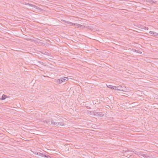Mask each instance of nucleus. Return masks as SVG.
<instances>
[{
    "label": "nucleus",
    "instance_id": "2",
    "mask_svg": "<svg viewBox=\"0 0 158 158\" xmlns=\"http://www.w3.org/2000/svg\"><path fill=\"white\" fill-rule=\"evenodd\" d=\"M131 151L130 149H127L123 153V155L124 156H126V157H127V158H129L131 156V155H130L129 157H128V155H130V153H129V152H131Z\"/></svg>",
    "mask_w": 158,
    "mask_h": 158
},
{
    "label": "nucleus",
    "instance_id": "12",
    "mask_svg": "<svg viewBox=\"0 0 158 158\" xmlns=\"http://www.w3.org/2000/svg\"><path fill=\"white\" fill-rule=\"evenodd\" d=\"M6 97L7 96L6 95H5L4 94H3L2 97L1 99L2 100H4Z\"/></svg>",
    "mask_w": 158,
    "mask_h": 158
},
{
    "label": "nucleus",
    "instance_id": "20",
    "mask_svg": "<svg viewBox=\"0 0 158 158\" xmlns=\"http://www.w3.org/2000/svg\"><path fill=\"white\" fill-rule=\"evenodd\" d=\"M38 62L40 64H42L43 65H44V63L43 62H41V61H39Z\"/></svg>",
    "mask_w": 158,
    "mask_h": 158
},
{
    "label": "nucleus",
    "instance_id": "11",
    "mask_svg": "<svg viewBox=\"0 0 158 158\" xmlns=\"http://www.w3.org/2000/svg\"><path fill=\"white\" fill-rule=\"evenodd\" d=\"M133 50L134 52H137V53H139V54H141L142 53V52L140 51L139 50H136L135 49H133Z\"/></svg>",
    "mask_w": 158,
    "mask_h": 158
},
{
    "label": "nucleus",
    "instance_id": "1",
    "mask_svg": "<svg viewBox=\"0 0 158 158\" xmlns=\"http://www.w3.org/2000/svg\"><path fill=\"white\" fill-rule=\"evenodd\" d=\"M51 123L52 124L56 126H64L65 125L64 123L62 122H55L53 120H51Z\"/></svg>",
    "mask_w": 158,
    "mask_h": 158
},
{
    "label": "nucleus",
    "instance_id": "8",
    "mask_svg": "<svg viewBox=\"0 0 158 158\" xmlns=\"http://www.w3.org/2000/svg\"><path fill=\"white\" fill-rule=\"evenodd\" d=\"M107 87L109 88H110L112 89H114V90H116V88H117L116 86H112V85H109V86H108Z\"/></svg>",
    "mask_w": 158,
    "mask_h": 158
},
{
    "label": "nucleus",
    "instance_id": "17",
    "mask_svg": "<svg viewBox=\"0 0 158 158\" xmlns=\"http://www.w3.org/2000/svg\"><path fill=\"white\" fill-rule=\"evenodd\" d=\"M61 21L64 22V23H68V21H66V20H63V19H61Z\"/></svg>",
    "mask_w": 158,
    "mask_h": 158
},
{
    "label": "nucleus",
    "instance_id": "13",
    "mask_svg": "<svg viewBox=\"0 0 158 158\" xmlns=\"http://www.w3.org/2000/svg\"><path fill=\"white\" fill-rule=\"evenodd\" d=\"M156 1H155L153 0H149L148 1V2L150 3H156Z\"/></svg>",
    "mask_w": 158,
    "mask_h": 158
},
{
    "label": "nucleus",
    "instance_id": "3",
    "mask_svg": "<svg viewBox=\"0 0 158 158\" xmlns=\"http://www.w3.org/2000/svg\"><path fill=\"white\" fill-rule=\"evenodd\" d=\"M138 155L142 156L145 158H150V156L147 155L143 152H138Z\"/></svg>",
    "mask_w": 158,
    "mask_h": 158
},
{
    "label": "nucleus",
    "instance_id": "10",
    "mask_svg": "<svg viewBox=\"0 0 158 158\" xmlns=\"http://www.w3.org/2000/svg\"><path fill=\"white\" fill-rule=\"evenodd\" d=\"M54 81L55 82L57 83V84H61L60 79H55L54 80Z\"/></svg>",
    "mask_w": 158,
    "mask_h": 158
},
{
    "label": "nucleus",
    "instance_id": "19",
    "mask_svg": "<svg viewBox=\"0 0 158 158\" xmlns=\"http://www.w3.org/2000/svg\"><path fill=\"white\" fill-rule=\"evenodd\" d=\"M97 113L96 112H95V111H93V114L94 115H96L97 116V113Z\"/></svg>",
    "mask_w": 158,
    "mask_h": 158
},
{
    "label": "nucleus",
    "instance_id": "5",
    "mask_svg": "<svg viewBox=\"0 0 158 158\" xmlns=\"http://www.w3.org/2000/svg\"><path fill=\"white\" fill-rule=\"evenodd\" d=\"M116 89H116V90L121 91L123 92H126L125 90L123 89L122 87L121 86H118L117 87V88H116Z\"/></svg>",
    "mask_w": 158,
    "mask_h": 158
},
{
    "label": "nucleus",
    "instance_id": "24",
    "mask_svg": "<svg viewBox=\"0 0 158 158\" xmlns=\"http://www.w3.org/2000/svg\"><path fill=\"white\" fill-rule=\"evenodd\" d=\"M36 39H37V40H40L39 39H38V38H37Z\"/></svg>",
    "mask_w": 158,
    "mask_h": 158
},
{
    "label": "nucleus",
    "instance_id": "22",
    "mask_svg": "<svg viewBox=\"0 0 158 158\" xmlns=\"http://www.w3.org/2000/svg\"><path fill=\"white\" fill-rule=\"evenodd\" d=\"M144 29L146 30H147L148 29V27H145L144 28Z\"/></svg>",
    "mask_w": 158,
    "mask_h": 158
},
{
    "label": "nucleus",
    "instance_id": "9",
    "mask_svg": "<svg viewBox=\"0 0 158 158\" xmlns=\"http://www.w3.org/2000/svg\"><path fill=\"white\" fill-rule=\"evenodd\" d=\"M74 26H75L76 27H77L81 28V27H84V26L83 25L79 24L77 23H75V25Z\"/></svg>",
    "mask_w": 158,
    "mask_h": 158
},
{
    "label": "nucleus",
    "instance_id": "18",
    "mask_svg": "<svg viewBox=\"0 0 158 158\" xmlns=\"http://www.w3.org/2000/svg\"><path fill=\"white\" fill-rule=\"evenodd\" d=\"M154 32L153 31H149V33H150L151 34L154 35Z\"/></svg>",
    "mask_w": 158,
    "mask_h": 158
},
{
    "label": "nucleus",
    "instance_id": "21",
    "mask_svg": "<svg viewBox=\"0 0 158 158\" xmlns=\"http://www.w3.org/2000/svg\"><path fill=\"white\" fill-rule=\"evenodd\" d=\"M48 158H51V157L49 155H46V157Z\"/></svg>",
    "mask_w": 158,
    "mask_h": 158
},
{
    "label": "nucleus",
    "instance_id": "6",
    "mask_svg": "<svg viewBox=\"0 0 158 158\" xmlns=\"http://www.w3.org/2000/svg\"><path fill=\"white\" fill-rule=\"evenodd\" d=\"M97 113V116L102 117L104 116V114H103L101 112H97V113Z\"/></svg>",
    "mask_w": 158,
    "mask_h": 158
},
{
    "label": "nucleus",
    "instance_id": "14",
    "mask_svg": "<svg viewBox=\"0 0 158 158\" xmlns=\"http://www.w3.org/2000/svg\"><path fill=\"white\" fill-rule=\"evenodd\" d=\"M50 120L49 119H47L46 120H45V122L47 124H50Z\"/></svg>",
    "mask_w": 158,
    "mask_h": 158
},
{
    "label": "nucleus",
    "instance_id": "23",
    "mask_svg": "<svg viewBox=\"0 0 158 158\" xmlns=\"http://www.w3.org/2000/svg\"><path fill=\"white\" fill-rule=\"evenodd\" d=\"M26 40H27L28 41H29V40H31V39H26Z\"/></svg>",
    "mask_w": 158,
    "mask_h": 158
},
{
    "label": "nucleus",
    "instance_id": "15",
    "mask_svg": "<svg viewBox=\"0 0 158 158\" xmlns=\"http://www.w3.org/2000/svg\"><path fill=\"white\" fill-rule=\"evenodd\" d=\"M67 23L68 24H70V25H74V26L75 25V23H73L71 22H69V21H68Z\"/></svg>",
    "mask_w": 158,
    "mask_h": 158
},
{
    "label": "nucleus",
    "instance_id": "4",
    "mask_svg": "<svg viewBox=\"0 0 158 158\" xmlns=\"http://www.w3.org/2000/svg\"><path fill=\"white\" fill-rule=\"evenodd\" d=\"M60 79L61 83L63 82L67 81L68 80V77H61Z\"/></svg>",
    "mask_w": 158,
    "mask_h": 158
},
{
    "label": "nucleus",
    "instance_id": "7",
    "mask_svg": "<svg viewBox=\"0 0 158 158\" xmlns=\"http://www.w3.org/2000/svg\"><path fill=\"white\" fill-rule=\"evenodd\" d=\"M37 155L39 156H43L44 157H46V155L42 153H40V152H38L37 153Z\"/></svg>",
    "mask_w": 158,
    "mask_h": 158
},
{
    "label": "nucleus",
    "instance_id": "16",
    "mask_svg": "<svg viewBox=\"0 0 158 158\" xmlns=\"http://www.w3.org/2000/svg\"><path fill=\"white\" fill-rule=\"evenodd\" d=\"M155 36H158V33H156V32H154V35Z\"/></svg>",
    "mask_w": 158,
    "mask_h": 158
}]
</instances>
